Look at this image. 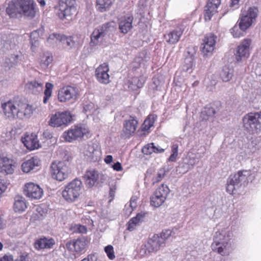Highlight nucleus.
<instances>
[{
    "mask_svg": "<svg viewBox=\"0 0 261 261\" xmlns=\"http://www.w3.org/2000/svg\"><path fill=\"white\" fill-rule=\"evenodd\" d=\"M34 0H6L5 10L10 19H17L23 15L33 18L35 16Z\"/></svg>",
    "mask_w": 261,
    "mask_h": 261,
    "instance_id": "obj_1",
    "label": "nucleus"
},
{
    "mask_svg": "<svg viewBox=\"0 0 261 261\" xmlns=\"http://www.w3.org/2000/svg\"><path fill=\"white\" fill-rule=\"evenodd\" d=\"M232 237V231L228 228L219 230L214 236V242L211 245L212 250L223 256L228 255L231 251L230 240Z\"/></svg>",
    "mask_w": 261,
    "mask_h": 261,
    "instance_id": "obj_2",
    "label": "nucleus"
},
{
    "mask_svg": "<svg viewBox=\"0 0 261 261\" xmlns=\"http://www.w3.org/2000/svg\"><path fill=\"white\" fill-rule=\"evenodd\" d=\"M251 178V172L250 170L239 171L230 175L227 180L226 191L230 194H233L241 187L246 186Z\"/></svg>",
    "mask_w": 261,
    "mask_h": 261,
    "instance_id": "obj_3",
    "label": "nucleus"
},
{
    "mask_svg": "<svg viewBox=\"0 0 261 261\" xmlns=\"http://www.w3.org/2000/svg\"><path fill=\"white\" fill-rule=\"evenodd\" d=\"M83 185L77 178L72 180L67 184L62 192L64 199L68 202H73L79 199L82 193Z\"/></svg>",
    "mask_w": 261,
    "mask_h": 261,
    "instance_id": "obj_4",
    "label": "nucleus"
},
{
    "mask_svg": "<svg viewBox=\"0 0 261 261\" xmlns=\"http://www.w3.org/2000/svg\"><path fill=\"white\" fill-rule=\"evenodd\" d=\"M172 231L169 230H164L160 235L154 234L150 238L147 244L145 246V253L156 252L162 247L165 246L166 241L171 236Z\"/></svg>",
    "mask_w": 261,
    "mask_h": 261,
    "instance_id": "obj_5",
    "label": "nucleus"
},
{
    "mask_svg": "<svg viewBox=\"0 0 261 261\" xmlns=\"http://www.w3.org/2000/svg\"><path fill=\"white\" fill-rule=\"evenodd\" d=\"M243 122L244 127L250 134L257 133L261 130V112L246 115Z\"/></svg>",
    "mask_w": 261,
    "mask_h": 261,
    "instance_id": "obj_6",
    "label": "nucleus"
},
{
    "mask_svg": "<svg viewBox=\"0 0 261 261\" xmlns=\"http://www.w3.org/2000/svg\"><path fill=\"white\" fill-rule=\"evenodd\" d=\"M75 0H60L55 7L57 16L61 19H67L75 12Z\"/></svg>",
    "mask_w": 261,
    "mask_h": 261,
    "instance_id": "obj_7",
    "label": "nucleus"
},
{
    "mask_svg": "<svg viewBox=\"0 0 261 261\" xmlns=\"http://www.w3.org/2000/svg\"><path fill=\"white\" fill-rule=\"evenodd\" d=\"M258 14L256 7H249L247 11H242L239 19V25L242 30H247L256 20Z\"/></svg>",
    "mask_w": 261,
    "mask_h": 261,
    "instance_id": "obj_8",
    "label": "nucleus"
},
{
    "mask_svg": "<svg viewBox=\"0 0 261 261\" xmlns=\"http://www.w3.org/2000/svg\"><path fill=\"white\" fill-rule=\"evenodd\" d=\"M73 115L69 111L57 112L53 115L49 121L53 127L66 126L72 121Z\"/></svg>",
    "mask_w": 261,
    "mask_h": 261,
    "instance_id": "obj_9",
    "label": "nucleus"
},
{
    "mask_svg": "<svg viewBox=\"0 0 261 261\" xmlns=\"http://www.w3.org/2000/svg\"><path fill=\"white\" fill-rule=\"evenodd\" d=\"M52 177L59 181H63L67 177L69 170L65 162L55 161L50 166Z\"/></svg>",
    "mask_w": 261,
    "mask_h": 261,
    "instance_id": "obj_10",
    "label": "nucleus"
},
{
    "mask_svg": "<svg viewBox=\"0 0 261 261\" xmlns=\"http://www.w3.org/2000/svg\"><path fill=\"white\" fill-rule=\"evenodd\" d=\"M113 22H108L103 24L100 28L95 29L91 35L90 46H95L100 45L106 33L109 31H113Z\"/></svg>",
    "mask_w": 261,
    "mask_h": 261,
    "instance_id": "obj_11",
    "label": "nucleus"
},
{
    "mask_svg": "<svg viewBox=\"0 0 261 261\" xmlns=\"http://www.w3.org/2000/svg\"><path fill=\"white\" fill-rule=\"evenodd\" d=\"M88 128L83 125H75L63 133L62 137L65 141L71 142L83 137L88 133Z\"/></svg>",
    "mask_w": 261,
    "mask_h": 261,
    "instance_id": "obj_12",
    "label": "nucleus"
},
{
    "mask_svg": "<svg viewBox=\"0 0 261 261\" xmlns=\"http://www.w3.org/2000/svg\"><path fill=\"white\" fill-rule=\"evenodd\" d=\"M79 94V89L70 86L64 87L58 92V99L60 102L75 101Z\"/></svg>",
    "mask_w": 261,
    "mask_h": 261,
    "instance_id": "obj_13",
    "label": "nucleus"
},
{
    "mask_svg": "<svg viewBox=\"0 0 261 261\" xmlns=\"http://www.w3.org/2000/svg\"><path fill=\"white\" fill-rule=\"evenodd\" d=\"M19 102L9 100L2 104L4 116L6 119L14 120L18 116Z\"/></svg>",
    "mask_w": 261,
    "mask_h": 261,
    "instance_id": "obj_14",
    "label": "nucleus"
},
{
    "mask_svg": "<svg viewBox=\"0 0 261 261\" xmlns=\"http://www.w3.org/2000/svg\"><path fill=\"white\" fill-rule=\"evenodd\" d=\"M169 192L167 186L162 185L159 187L150 197L151 205L155 207L160 206L164 202Z\"/></svg>",
    "mask_w": 261,
    "mask_h": 261,
    "instance_id": "obj_15",
    "label": "nucleus"
},
{
    "mask_svg": "<svg viewBox=\"0 0 261 261\" xmlns=\"http://www.w3.org/2000/svg\"><path fill=\"white\" fill-rule=\"evenodd\" d=\"M217 36L213 34H206L201 45V51L203 56L212 55L216 43Z\"/></svg>",
    "mask_w": 261,
    "mask_h": 261,
    "instance_id": "obj_16",
    "label": "nucleus"
},
{
    "mask_svg": "<svg viewBox=\"0 0 261 261\" xmlns=\"http://www.w3.org/2000/svg\"><path fill=\"white\" fill-rule=\"evenodd\" d=\"M251 43V40L250 39H245L241 42L235 54L237 62H243L249 57Z\"/></svg>",
    "mask_w": 261,
    "mask_h": 261,
    "instance_id": "obj_17",
    "label": "nucleus"
},
{
    "mask_svg": "<svg viewBox=\"0 0 261 261\" xmlns=\"http://www.w3.org/2000/svg\"><path fill=\"white\" fill-rule=\"evenodd\" d=\"M81 151L84 155L93 162L100 160L101 151L100 147L97 145L87 144L83 146Z\"/></svg>",
    "mask_w": 261,
    "mask_h": 261,
    "instance_id": "obj_18",
    "label": "nucleus"
},
{
    "mask_svg": "<svg viewBox=\"0 0 261 261\" xmlns=\"http://www.w3.org/2000/svg\"><path fill=\"white\" fill-rule=\"evenodd\" d=\"M24 193L31 199H39L43 196V191L38 185L30 182L25 185Z\"/></svg>",
    "mask_w": 261,
    "mask_h": 261,
    "instance_id": "obj_19",
    "label": "nucleus"
},
{
    "mask_svg": "<svg viewBox=\"0 0 261 261\" xmlns=\"http://www.w3.org/2000/svg\"><path fill=\"white\" fill-rule=\"evenodd\" d=\"M138 122L136 118L129 116L128 119L125 120L123 123V133L122 136L124 138H129L135 133L138 126Z\"/></svg>",
    "mask_w": 261,
    "mask_h": 261,
    "instance_id": "obj_20",
    "label": "nucleus"
},
{
    "mask_svg": "<svg viewBox=\"0 0 261 261\" xmlns=\"http://www.w3.org/2000/svg\"><path fill=\"white\" fill-rule=\"evenodd\" d=\"M87 243V240L82 237L68 242L66 244V248L71 252H80L85 249Z\"/></svg>",
    "mask_w": 261,
    "mask_h": 261,
    "instance_id": "obj_21",
    "label": "nucleus"
},
{
    "mask_svg": "<svg viewBox=\"0 0 261 261\" xmlns=\"http://www.w3.org/2000/svg\"><path fill=\"white\" fill-rule=\"evenodd\" d=\"M101 174L94 169L87 170L84 175L86 186L88 188H92L98 183L99 179Z\"/></svg>",
    "mask_w": 261,
    "mask_h": 261,
    "instance_id": "obj_22",
    "label": "nucleus"
},
{
    "mask_svg": "<svg viewBox=\"0 0 261 261\" xmlns=\"http://www.w3.org/2000/svg\"><path fill=\"white\" fill-rule=\"evenodd\" d=\"M24 145L29 150H33L39 148L41 146L37 135L34 133L26 134L21 138Z\"/></svg>",
    "mask_w": 261,
    "mask_h": 261,
    "instance_id": "obj_23",
    "label": "nucleus"
},
{
    "mask_svg": "<svg viewBox=\"0 0 261 261\" xmlns=\"http://www.w3.org/2000/svg\"><path fill=\"white\" fill-rule=\"evenodd\" d=\"M184 31V27L180 25L177 27L172 31L164 36L166 41L170 44H174L178 42Z\"/></svg>",
    "mask_w": 261,
    "mask_h": 261,
    "instance_id": "obj_24",
    "label": "nucleus"
},
{
    "mask_svg": "<svg viewBox=\"0 0 261 261\" xmlns=\"http://www.w3.org/2000/svg\"><path fill=\"white\" fill-rule=\"evenodd\" d=\"M34 110L35 108L32 106L19 101L17 119H29L32 116Z\"/></svg>",
    "mask_w": 261,
    "mask_h": 261,
    "instance_id": "obj_25",
    "label": "nucleus"
},
{
    "mask_svg": "<svg viewBox=\"0 0 261 261\" xmlns=\"http://www.w3.org/2000/svg\"><path fill=\"white\" fill-rule=\"evenodd\" d=\"M109 70L107 63L99 65L96 69V77L97 80L101 83L108 84L110 82V76L108 74Z\"/></svg>",
    "mask_w": 261,
    "mask_h": 261,
    "instance_id": "obj_26",
    "label": "nucleus"
},
{
    "mask_svg": "<svg viewBox=\"0 0 261 261\" xmlns=\"http://www.w3.org/2000/svg\"><path fill=\"white\" fill-rule=\"evenodd\" d=\"M56 244L55 239L50 237H43L36 240L34 243V247L38 250L50 249Z\"/></svg>",
    "mask_w": 261,
    "mask_h": 261,
    "instance_id": "obj_27",
    "label": "nucleus"
},
{
    "mask_svg": "<svg viewBox=\"0 0 261 261\" xmlns=\"http://www.w3.org/2000/svg\"><path fill=\"white\" fill-rule=\"evenodd\" d=\"M15 168V163L7 157H1L0 172L5 174H12Z\"/></svg>",
    "mask_w": 261,
    "mask_h": 261,
    "instance_id": "obj_28",
    "label": "nucleus"
},
{
    "mask_svg": "<svg viewBox=\"0 0 261 261\" xmlns=\"http://www.w3.org/2000/svg\"><path fill=\"white\" fill-rule=\"evenodd\" d=\"M221 3L220 0H208L204 9V19L210 20L212 16L217 12V9Z\"/></svg>",
    "mask_w": 261,
    "mask_h": 261,
    "instance_id": "obj_29",
    "label": "nucleus"
},
{
    "mask_svg": "<svg viewBox=\"0 0 261 261\" xmlns=\"http://www.w3.org/2000/svg\"><path fill=\"white\" fill-rule=\"evenodd\" d=\"M14 39L13 34L5 32H0V51L8 50Z\"/></svg>",
    "mask_w": 261,
    "mask_h": 261,
    "instance_id": "obj_30",
    "label": "nucleus"
},
{
    "mask_svg": "<svg viewBox=\"0 0 261 261\" xmlns=\"http://www.w3.org/2000/svg\"><path fill=\"white\" fill-rule=\"evenodd\" d=\"M41 162L37 156H34L25 161L21 165L22 171L24 173H30L40 165Z\"/></svg>",
    "mask_w": 261,
    "mask_h": 261,
    "instance_id": "obj_31",
    "label": "nucleus"
},
{
    "mask_svg": "<svg viewBox=\"0 0 261 261\" xmlns=\"http://www.w3.org/2000/svg\"><path fill=\"white\" fill-rule=\"evenodd\" d=\"M219 108L214 106H206L201 112L200 119L202 121H213L216 114L219 112Z\"/></svg>",
    "mask_w": 261,
    "mask_h": 261,
    "instance_id": "obj_32",
    "label": "nucleus"
},
{
    "mask_svg": "<svg viewBox=\"0 0 261 261\" xmlns=\"http://www.w3.org/2000/svg\"><path fill=\"white\" fill-rule=\"evenodd\" d=\"M133 17L132 16H124L120 20L119 29L120 32L123 34L127 33L132 27Z\"/></svg>",
    "mask_w": 261,
    "mask_h": 261,
    "instance_id": "obj_33",
    "label": "nucleus"
},
{
    "mask_svg": "<svg viewBox=\"0 0 261 261\" xmlns=\"http://www.w3.org/2000/svg\"><path fill=\"white\" fill-rule=\"evenodd\" d=\"M145 80L144 77H134L128 80L126 86L130 90H137L142 88L145 83Z\"/></svg>",
    "mask_w": 261,
    "mask_h": 261,
    "instance_id": "obj_34",
    "label": "nucleus"
},
{
    "mask_svg": "<svg viewBox=\"0 0 261 261\" xmlns=\"http://www.w3.org/2000/svg\"><path fill=\"white\" fill-rule=\"evenodd\" d=\"M147 214V213L141 212L138 213L135 217L132 218L128 222L127 229L130 231L134 230L139 223L144 221Z\"/></svg>",
    "mask_w": 261,
    "mask_h": 261,
    "instance_id": "obj_35",
    "label": "nucleus"
},
{
    "mask_svg": "<svg viewBox=\"0 0 261 261\" xmlns=\"http://www.w3.org/2000/svg\"><path fill=\"white\" fill-rule=\"evenodd\" d=\"M14 210L16 212H22L25 210L27 207L25 198L19 195L15 197L14 203Z\"/></svg>",
    "mask_w": 261,
    "mask_h": 261,
    "instance_id": "obj_36",
    "label": "nucleus"
},
{
    "mask_svg": "<svg viewBox=\"0 0 261 261\" xmlns=\"http://www.w3.org/2000/svg\"><path fill=\"white\" fill-rule=\"evenodd\" d=\"M26 87L32 93L37 94L42 91L43 84L34 81L27 83Z\"/></svg>",
    "mask_w": 261,
    "mask_h": 261,
    "instance_id": "obj_37",
    "label": "nucleus"
},
{
    "mask_svg": "<svg viewBox=\"0 0 261 261\" xmlns=\"http://www.w3.org/2000/svg\"><path fill=\"white\" fill-rule=\"evenodd\" d=\"M53 62V56L50 53H45L41 57L40 64L42 68L46 69Z\"/></svg>",
    "mask_w": 261,
    "mask_h": 261,
    "instance_id": "obj_38",
    "label": "nucleus"
},
{
    "mask_svg": "<svg viewBox=\"0 0 261 261\" xmlns=\"http://www.w3.org/2000/svg\"><path fill=\"white\" fill-rule=\"evenodd\" d=\"M112 5L111 0H96V8L101 12L108 10Z\"/></svg>",
    "mask_w": 261,
    "mask_h": 261,
    "instance_id": "obj_39",
    "label": "nucleus"
},
{
    "mask_svg": "<svg viewBox=\"0 0 261 261\" xmlns=\"http://www.w3.org/2000/svg\"><path fill=\"white\" fill-rule=\"evenodd\" d=\"M233 73V70L232 68L225 66L222 68L220 76L223 81L228 82L231 79Z\"/></svg>",
    "mask_w": 261,
    "mask_h": 261,
    "instance_id": "obj_40",
    "label": "nucleus"
},
{
    "mask_svg": "<svg viewBox=\"0 0 261 261\" xmlns=\"http://www.w3.org/2000/svg\"><path fill=\"white\" fill-rule=\"evenodd\" d=\"M194 65V58L193 56H188L186 57L184 64L182 66V70L186 72H191Z\"/></svg>",
    "mask_w": 261,
    "mask_h": 261,
    "instance_id": "obj_41",
    "label": "nucleus"
},
{
    "mask_svg": "<svg viewBox=\"0 0 261 261\" xmlns=\"http://www.w3.org/2000/svg\"><path fill=\"white\" fill-rule=\"evenodd\" d=\"M84 111L87 115H96L98 112L97 107L91 102L84 105Z\"/></svg>",
    "mask_w": 261,
    "mask_h": 261,
    "instance_id": "obj_42",
    "label": "nucleus"
},
{
    "mask_svg": "<svg viewBox=\"0 0 261 261\" xmlns=\"http://www.w3.org/2000/svg\"><path fill=\"white\" fill-rule=\"evenodd\" d=\"M155 121V117L154 115H150L145 120L142 126V129L143 131H148L151 127L153 125Z\"/></svg>",
    "mask_w": 261,
    "mask_h": 261,
    "instance_id": "obj_43",
    "label": "nucleus"
},
{
    "mask_svg": "<svg viewBox=\"0 0 261 261\" xmlns=\"http://www.w3.org/2000/svg\"><path fill=\"white\" fill-rule=\"evenodd\" d=\"M138 200V197L137 196H133L130 200L129 203L128 205L126 204L125 206V213L126 214L129 215L132 213L133 210L137 207V201Z\"/></svg>",
    "mask_w": 261,
    "mask_h": 261,
    "instance_id": "obj_44",
    "label": "nucleus"
},
{
    "mask_svg": "<svg viewBox=\"0 0 261 261\" xmlns=\"http://www.w3.org/2000/svg\"><path fill=\"white\" fill-rule=\"evenodd\" d=\"M188 261H202V254L199 253L196 250H192L187 255Z\"/></svg>",
    "mask_w": 261,
    "mask_h": 261,
    "instance_id": "obj_45",
    "label": "nucleus"
},
{
    "mask_svg": "<svg viewBox=\"0 0 261 261\" xmlns=\"http://www.w3.org/2000/svg\"><path fill=\"white\" fill-rule=\"evenodd\" d=\"M54 87L53 84L50 83H46L45 85V89L44 91V96L43 98V102L46 103L48 99L51 97L52 90Z\"/></svg>",
    "mask_w": 261,
    "mask_h": 261,
    "instance_id": "obj_46",
    "label": "nucleus"
},
{
    "mask_svg": "<svg viewBox=\"0 0 261 261\" xmlns=\"http://www.w3.org/2000/svg\"><path fill=\"white\" fill-rule=\"evenodd\" d=\"M22 57L21 53H16L14 54H11L10 56L7 57L8 59H10L11 63L15 67L21 61Z\"/></svg>",
    "mask_w": 261,
    "mask_h": 261,
    "instance_id": "obj_47",
    "label": "nucleus"
},
{
    "mask_svg": "<svg viewBox=\"0 0 261 261\" xmlns=\"http://www.w3.org/2000/svg\"><path fill=\"white\" fill-rule=\"evenodd\" d=\"M239 23V20L238 21ZM239 25L236 24L232 29L230 30L231 34L234 38H239L243 35V32L246 30H242L240 28L239 23Z\"/></svg>",
    "mask_w": 261,
    "mask_h": 261,
    "instance_id": "obj_48",
    "label": "nucleus"
},
{
    "mask_svg": "<svg viewBox=\"0 0 261 261\" xmlns=\"http://www.w3.org/2000/svg\"><path fill=\"white\" fill-rule=\"evenodd\" d=\"M190 169H191V168L186 160L180 163L177 167V171H178L179 173L182 174L187 173Z\"/></svg>",
    "mask_w": 261,
    "mask_h": 261,
    "instance_id": "obj_49",
    "label": "nucleus"
},
{
    "mask_svg": "<svg viewBox=\"0 0 261 261\" xmlns=\"http://www.w3.org/2000/svg\"><path fill=\"white\" fill-rule=\"evenodd\" d=\"M88 228L79 224L72 225L71 230L74 233H86L87 232Z\"/></svg>",
    "mask_w": 261,
    "mask_h": 261,
    "instance_id": "obj_50",
    "label": "nucleus"
},
{
    "mask_svg": "<svg viewBox=\"0 0 261 261\" xmlns=\"http://www.w3.org/2000/svg\"><path fill=\"white\" fill-rule=\"evenodd\" d=\"M64 41H66V46L70 48L73 46L75 43L73 39V37H67L64 35H62L61 38H60V42L61 43H64Z\"/></svg>",
    "mask_w": 261,
    "mask_h": 261,
    "instance_id": "obj_51",
    "label": "nucleus"
},
{
    "mask_svg": "<svg viewBox=\"0 0 261 261\" xmlns=\"http://www.w3.org/2000/svg\"><path fill=\"white\" fill-rule=\"evenodd\" d=\"M2 67L3 70L8 72L12 68H14L15 66L11 63L10 59H8L6 57L2 63Z\"/></svg>",
    "mask_w": 261,
    "mask_h": 261,
    "instance_id": "obj_52",
    "label": "nucleus"
},
{
    "mask_svg": "<svg viewBox=\"0 0 261 261\" xmlns=\"http://www.w3.org/2000/svg\"><path fill=\"white\" fill-rule=\"evenodd\" d=\"M62 35L53 33L49 35L47 39V42L50 44L61 43L60 38Z\"/></svg>",
    "mask_w": 261,
    "mask_h": 261,
    "instance_id": "obj_53",
    "label": "nucleus"
},
{
    "mask_svg": "<svg viewBox=\"0 0 261 261\" xmlns=\"http://www.w3.org/2000/svg\"><path fill=\"white\" fill-rule=\"evenodd\" d=\"M167 171L165 168H161L159 170L157 176L154 177L153 178V183L159 182L165 176V175Z\"/></svg>",
    "mask_w": 261,
    "mask_h": 261,
    "instance_id": "obj_54",
    "label": "nucleus"
},
{
    "mask_svg": "<svg viewBox=\"0 0 261 261\" xmlns=\"http://www.w3.org/2000/svg\"><path fill=\"white\" fill-rule=\"evenodd\" d=\"M202 155L197 154L194 157H190L189 159H186V161L188 163L190 167L193 168L194 165L198 162V160L202 158Z\"/></svg>",
    "mask_w": 261,
    "mask_h": 261,
    "instance_id": "obj_55",
    "label": "nucleus"
},
{
    "mask_svg": "<svg viewBox=\"0 0 261 261\" xmlns=\"http://www.w3.org/2000/svg\"><path fill=\"white\" fill-rule=\"evenodd\" d=\"M154 144L152 143L148 144L142 148V152L145 154H151L154 151Z\"/></svg>",
    "mask_w": 261,
    "mask_h": 261,
    "instance_id": "obj_56",
    "label": "nucleus"
},
{
    "mask_svg": "<svg viewBox=\"0 0 261 261\" xmlns=\"http://www.w3.org/2000/svg\"><path fill=\"white\" fill-rule=\"evenodd\" d=\"M104 251L110 259L113 260L114 259V251L113 246L109 245L106 246Z\"/></svg>",
    "mask_w": 261,
    "mask_h": 261,
    "instance_id": "obj_57",
    "label": "nucleus"
},
{
    "mask_svg": "<svg viewBox=\"0 0 261 261\" xmlns=\"http://www.w3.org/2000/svg\"><path fill=\"white\" fill-rule=\"evenodd\" d=\"M178 155V145L173 144L172 147V153L170 155L168 161L170 162H175Z\"/></svg>",
    "mask_w": 261,
    "mask_h": 261,
    "instance_id": "obj_58",
    "label": "nucleus"
},
{
    "mask_svg": "<svg viewBox=\"0 0 261 261\" xmlns=\"http://www.w3.org/2000/svg\"><path fill=\"white\" fill-rule=\"evenodd\" d=\"M12 130H6V132L2 134V137L3 138L5 141L10 140L12 138Z\"/></svg>",
    "mask_w": 261,
    "mask_h": 261,
    "instance_id": "obj_59",
    "label": "nucleus"
},
{
    "mask_svg": "<svg viewBox=\"0 0 261 261\" xmlns=\"http://www.w3.org/2000/svg\"><path fill=\"white\" fill-rule=\"evenodd\" d=\"M240 0H230L229 7L233 10L238 9L239 7V2Z\"/></svg>",
    "mask_w": 261,
    "mask_h": 261,
    "instance_id": "obj_60",
    "label": "nucleus"
},
{
    "mask_svg": "<svg viewBox=\"0 0 261 261\" xmlns=\"http://www.w3.org/2000/svg\"><path fill=\"white\" fill-rule=\"evenodd\" d=\"M13 257L10 253H7L2 257H0V261H13Z\"/></svg>",
    "mask_w": 261,
    "mask_h": 261,
    "instance_id": "obj_61",
    "label": "nucleus"
},
{
    "mask_svg": "<svg viewBox=\"0 0 261 261\" xmlns=\"http://www.w3.org/2000/svg\"><path fill=\"white\" fill-rule=\"evenodd\" d=\"M97 256L95 254H90L87 257L84 258L81 261H97Z\"/></svg>",
    "mask_w": 261,
    "mask_h": 261,
    "instance_id": "obj_62",
    "label": "nucleus"
},
{
    "mask_svg": "<svg viewBox=\"0 0 261 261\" xmlns=\"http://www.w3.org/2000/svg\"><path fill=\"white\" fill-rule=\"evenodd\" d=\"M7 186L4 180L0 178V195L5 191Z\"/></svg>",
    "mask_w": 261,
    "mask_h": 261,
    "instance_id": "obj_63",
    "label": "nucleus"
},
{
    "mask_svg": "<svg viewBox=\"0 0 261 261\" xmlns=\"http://www.w3.org/2000/svg\"><path fill=\"white\" fill-rule=\"evenodd\" d=\"M85 223L87 224V227L88 229H91L93 226V221L90 218H86L85 219Z\"/></svg>",
    "mask_w": 261,
    "mask_h": 261,
    "instance_id": "obj_64",
    "label": "nucleus"
}]
</instances>
